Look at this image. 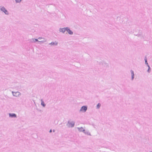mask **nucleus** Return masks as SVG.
<instances>
[{
  "instance_id": "obj_15",
  "label": "nucleus",
  "mask_w": 152,
  "mask_h": 152,
  "mask_svg": "<svg viewBox=\"0 0 152 152\" xmlns=\"http://www.w3.org/2000/svg\"><path fill=\"white\" fill-rule=\"evenodd\" d=\"M52 132V130L51 129L50 131V132Z\"/></svg>"
},
{
  "instance_id": "obj_6",
  "label": "nucleus",
  "mask_w": 152,
  "mask_h": 152,
  "mask_svg": "<svg viewBox=\"0 0 152 152\" xmlns=\"http://www.w3.org/2000/svg\"><path fill=\"white\" fill-rule=\"evenodd\" d=\"M19 93L18 92H16V93H13V95L14 96H17V94L18 95H19Z\"/></svg>"
},
{
  "instance_id": "obj_11",
  "label": "nucleus",
  "mask_w": 152,
  "mask_h": 152,
  "mask_svg": "<svg viewBox=\"0 0 152 152\" xmlns=\"http://www.w3.org/2000/svg\"><path fill=\"white\" fill-rule=\"evenodd\" d=\"M21 1V0H16V1L17 2H20Z\"/></svg>"
},
{
  "instance_id": "obj_14",
  "label": "nucleus",
  "mask_w": 152,
  "mask_h": 152,
  "mask_svg": "<svg viewBox=\"0 0 152 152\" xmlns=\"http://www.w3.org/2000/svg\"><path fill=\"white\" fill-rule=\"evenodd\" d=\"M35 41H38V40L37 39H35Z\"/></svg>"
},
{
  "instance_id": "obj_1",
  "label": "nucleus",
  "mask_w": 152,
  "mask_h": 152,
  "mask_svg": "<svg viewBox=\"0 0 152 152\" xmlns=\"http://www.w3.org/2000/svg\"><path fill=\"white\" fill-rule=\"evenodd\" d=\"M1 10L4 12L6 14H8V12L5 9V8L4 7H2L1 8Z\"/></svg>"
},
{
  "instance_id": "obj_13",
  "label": "nucleus",
  "mask_w": 152,
  "mask_h": 152,
  "mask_svg": "<svg viewBox=\"0 0 152 152\" xmlns=\"http://www.w3.org/2000/svg\"><path fill=\"white\" fill-rule=\"evenodd\" d=\"M145 63L147 64H148V63H147V59H145Z\"/></svg>"
},
{
  "instance_id": "obj_8",
  "label": "nucleus",
  "mask_w": 152,
  "mask_h": 152,
  "mask_svg": "<svg viewBox=\"0 0 152 152\" xmlns=\"http://www.w3.org/2000/svg\"><path fill=\"white\" fill-rule=\"evenodd\" d=\"M132 80H133L134 78V72L133 71L132 72Z\"/></svg>"
},
{
  "instance_id": "obj_12",
  "label": "nucleus",
  "mask_w": 152,
  "mask_h": 152,
  "mask_svg": "<svg viewBox=\"0 0 152 152\" xmlns=\"http://www.w3.org/2000/svg\"><path fill=\"white\" fill-rule=\"evenodd\" d=\"M74 124L72 123L71 124V127H73L74 126Z\"/></svg>"
},
{
  "instance_id": "obj_7",
  "label": "nucleus",
  "mask_w": 152,
  "mask_h": 152,
  "mask_svg": "<svg viewBox=\"0 0 152 152\" xmlns=\"http://www.w3.org/2000/svg\"><path fill=\"white\" fill-rule=\"evenodd\" d=\"M66 28H63L61 29V31H62L63 32H64L66 30Z\"/></svg>"
},
{
  "instance_id": "obj_10",
  "label": "nucleus",
  "mask_w": 152,
  "mask_h": 152,
  "mask_svg": "<svg viewBox=\"0 0 152 152\" xmlns=\"http://www.w3.org/2000/svg\"><path fill=\"white\" fill-rule=\"evenodd\" d=\"M41 104L44 107L45 106L44 102L43 101H42L41 102Z\"/></svg>"
},
{
  "instance_id": "obj_9",
  "label": "nucleus",
  "mask_w": 152,
  "mask_h": 152,
  "mask_svg": "<svg viewBox=\"0 0 152 152\" xmlns=\"http://www.w3.org/2000/svg\"><path fill=\"white\" fill-rule=\"evenodd\" d=\"M100 106H101V104L99 103H98L97 105V108H99V107H100Z\"/></svg>"
},
{
  "instance_id": "obj_3",
  "label": "nucleus",
  "mask_w": 152,
  "mask_h": 152,
  "mask_svg": "<svg viewBox=\"0 0 152 152\" xmlns=\"http://www.w3.org/2000/svg\"><path fill=\"white\" fill-rule=\"evenodd\" d=\"M66 30L67 31V32L70 34H73V32L71 31L70 29H68L67 28H66Z\"/></svg>"
},
{
  "instance_id": "obj_5",
  "label": "nucleus",
  "mask_w": 152,
  "mask_h": 152,
  "mask_svg": "<svg viewBox=\"0 0 152 152\" xmlns=\"http://www.w3.org/2000/svg\"><path fill=\"white\" fill-rule=\"evenodd\" d=\"M50 44L51 45H57V42H52Z\"/></svg>"
},
{
  "instance_id": "obj_4",
  "label": "nucleus",
  "mask_w": 152,
  "mask_h": 152,
  "mask_svg": "<svg viewBox=\"0 0 152 152\" xmlns=\"http://www.w3.org/2000/svg\"><path fill=\"white\" fill-rule=\"evenodd\" d=\"M9 115L10 117H15L16 116V115L15 114H10Z\"/></svg>"
},
{
  "instance_id": "obj_2",
  "label": "nucleus",
  "mask_w": 152,
  "mask_h": 152,
  "mask_svg": "<svg viewBox=\"0 0 152 152\" xmlns=\"http://www.w3.org/2000/svg\"><path fill=\"white\" fill-rule=\"evenodd\" d=\"M87 108L86 106H83L81 107L80 109V111H84V112H85L87 110Z\"/></svg>"
}]
</instances>
